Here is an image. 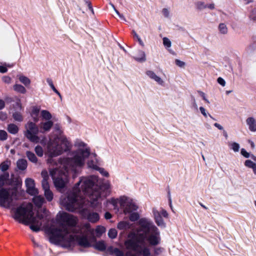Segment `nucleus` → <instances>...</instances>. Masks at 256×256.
I'll return each mask as SVG.
<instances>
[{"label":"nucleus","mask_w":256,"mask_h":256,"mask_svg":"<svg viewBox=\"0 0 256 256\" xmlns=\"http://www.w3.org/2000/svg\"><path fill=\"white\" fill-rule=\"evenodd\" d=\"M9 175L7 173H4V175L0 176V186L4 185L6 180L8 178Z\"/></svg>","instance_id":"72a5a7b5"},{"label":"nucleus","mask_w":256,"mask_h":256,"mask_svg":"<svg viewBox=\"0 0 256 256\" xmlns=\"http://www.w3.org/2000/svg\"><path fill=\"white\" fill-rule=\"evenodd\" d=\"M230 148L234 152H238L240 151V145L236 142H232L229 144Z\"/></svg>","instance_id":"a878e982"},{"label":"nucleus","mask_w":256,"mask_h":256,"mask_svg":"<svg viewBox=\"0 0 256 256\" xmlns=\"http://www.w3.org/2000/svg\"><path fill=\"white\" fill-rule=\"evenodd\" d=\"M42 186L44 190L50 188L48 180H43L42 181Z\"/></svg>","instance_id":"79ce46f5"},{"label":"nucleus","mask_w":256,"mask_h":256,"mask_svg":"<svg viewBox=\"0 0 256 256\" xmlns=\"http://www.w3.org/2000/svg\"><path fill=\"white\" fill-rule=\"evenodd\" d=\"M134 58L138 62H144L146 61V57L145 52L141 50H137L134 56Z\"/></svg>","instance_id":"2eb2a0df"},{"label":"nucleus","mask_w":256,"mask_h":256,"mask_svg":"<svg viewBox=\"0 0 256 256\" xmlns=\"http://www.w3.org/2000/svg\"><path fill=\"white\" fill-rule=\"evenodd\" d=\"M13 88L16 92L20 94H24L26 92V88L20 84H15L13 86Z\"/></svg>","instance_id":"412c9836"},{"label":"nucleus","mask_w":256,"mask_h":256,"mask_svg":"<svg viewBox=\"0 0 256 256\" xmlns=\"http://www.w3.org/2000/svg\"><path fill=\"white\" fill-rule=\"evenodd\" d=\"M105 232V228L102 226H97L95 230L96 235L97 237H100Z\"/></svg>","instance_id":"b1692460"},{"label":"nucleus","mask_w":256,"mask_h":256,"mask_svg":"<svg viewBox=\"0 0 256 256\" xmlns=\"http://www.w3.org/2000/svg\"><path fill=\"white\" fill-rule=\"evenodd\" d=\"M10 165V160H7L2 162L0 164V170L4 172L6 171L9 168Z\"/></svg>","instance_id":"bb28decb"},{"label":"nucleus","mask_w":256,"mask_h":256,"mask_svg":"<svg viewBox=\"0 0 256 256\" xmlns=\"http://www.w3.org/2000/svg\"><path fill=\"white\" fill-rule=\"evenodd\" d=\"M96 170H98L99 172L103 176L108 178L110 176L108 172L102 168L98 167V169Z\"/></svg>","instance_id":"473e14b6"},{"label":"nucleus","mask_w":256,"mask_h":256,"mask_svg":"<svg viewBox=\"0 0 256 256\" xmlns=\"http://www.w3.org/2000/svg\"><path fill=\"white\" fill-rule=\"evenodd\" d=\"M34 204L38 207H40L44 202V198L41 196L34 195L32 198Z\"/></svg>","instance_id":"f3484780"},{"label":"nucleus","mask_w":256,"mask_h":256,"mask_svg":"<svg viewBox=\"0 0 256 256\" xmlns=\"http://www.w3.org/2000/svg\"><path fill=\"white\" fill-rule=\"evenodd\" d=\"M12 117L16 121L21 122L23 120V116L20 112H14L12 114Z\"/></svg>","instance_id":"cd10ccee"},{"label":"nucleus","mask_w":256,"mask_h":256,"mask_svg":"<svg viewBox=\"0 0 256 256\" xmlns=\"http://www.w3.org/2000/svg\"><path fill=\"white\" fill-rule=\"evenodd\" d=\"M152 212L155 222L158 226L161 227H164L165 224L162 218V216L164 218L168 217V214L166 211L162 208L158 210L156 208H154Z\"/></svg>","instance_id":"9b49d317"},{"label":"nucleus","mask_w":256,"mask_h":256,"mask_svg":"<svg viewBox=\"0 0 256 256\" xmlns=\"http://www.w3.org/2000/svg\"><path fill=\"white\" fill-rule=\"evenodd\" d=\"M146 75L150 80L156 82L159 86H165L164 80L158 76L154 71L148 70L146 72Z\"/></svg>","instance_id":"f8f14e48"},{"label":"nucleus","mask_w":256,"mask_h":256,"mask_svg":"<svg viewBox=\"0 0 256 256\" xmlns=\"http://www.w3.org/2000/svg\"><path fill=\"white\" fill-rule=\"evenodd\" d=\"M7 68L4 66H0V72L1 73H4L7 72Z\"/></svg>","instance_id":"3c124183"},{"label":"nucleus","mask_w":256,"mask_h":256,"mask_svg":"<svg viewBox=\"0 0 256 256\" xmlns=\"http://www.w3.org/2000/svg\"><path fill=\"white\" fill-rule=\"evenodd\" d=\"M117 228L120 230H126L131 228V224L126 221H121L118 224Z\"/></svg>","instance_id":"a211bd4d"},{"label":"nucleus","mask_w":256,"mask_h":256,"mask_svg":"<svg viewBox=\"0 0 256 256\" xmlns=\"http://www.w3.org/2000/svg\"><path fill=\"white\" fill-rule=\"evenodd\" d=\"M111 188L112 185L110 181L106 180L101 184L98 176L92 175L81 177L72 190L86 196L89 198L90 206L96 208L101 204L102 192L110 194Z\"/></svg>","instance_id":"7ed1b4c3"},{"label":"nucleus","mask_w":256,"mask_h":256,"mask_svg":"<svg viewBox=\"0 0 256 256\" xmlns=\"http://www.w3.org/2000/svg\"><path fill=\"white\" fill-rule=\"evenodd\" d=\"M87 3H88V8H89L90 9V10L92 12H94L93 9H92V6H91V5H90V4L89 2H88Z\"/></svg>","instance_id":"680f3d73"},{"label":"nucleus","mask_w":256,"mask_h":256,"mask_svg":"<svg viewBox=\"0 0 256 256\" xmlns=\"http://www.w3.org/2000/svg\"><path fill=\"white\" fill-rule=\"evenodd\" d=\"M230 92H227L226 93L227 94H229Z\"/></svg>","instance_id":"338daca9"},{"label":"nucleus","mask_w":256,"mask_h":256,"mask_svg":"<svg viewBox=\"0 0 256 256\" xmlns=\"http://www.w3.org/2000/svg\"><path fill=\"white\" fill-rule=\"evenodd\" d=\"M246 4L252 2L254 0H243Z\"/></svg>","instance_id":"e2e57ef3"},{"label":"nucleus","mask_w":256,"mask_h":256,"mask_svg":"<svg viewBox=\"0 0 256 256\" xmlns=\"http://www.w3.org/2000/svg\"><path fill=\"white\" fill-rule=\"evenodd\" d=\"M252 16L253 18H256V9L252 10Z\"/></svg>","instance_id":"052dcab7"},{"label":"nucleus","mask_w":256,"mask_h":256,"mask_svg":"<svg viewBox=\"0 0 256 256\" xmlns=\"http://www.w3.org/2000/svg\"><path fill=\"white\" fill-rule=\"evenodd\" d=\"M162 14H163L165 16H168V14H169V12H168V10L166 9V8H164L162 10Z\"/></svg>","instance_id":"5fc2aeb1"},{"label":"nucleus","mask_w":256,"mask_h":256,"mask_svg":"<svg viewBox=\"0 0 256 256\" xmlns=\"http://www.w3.org/2000/svg\"><path fill=\"white\" fill-rule=\"evenodd\" d=\"M44 194L48 201L50 202L52 200L53 198V194L50 188L44 190Z\"/></svg>","instance_id":"c756f323"},{"label":"nucleus","mask_w":256,"mask_h":256,"mask_svg":"<svg viewBox=\"0 0 256 256\" xmlns=\"http://www.w3.org/2000/svg\"><path fill=\"white\" fill-rule=\"evenodd\" d=\"M26 156L28 160L32 162L36 163L37 162V158L34 154L30 152H26Z\"/></svg>","instance_id":"7c9ffc66"},{"label":"nucleus","mask_w":256,"mask_h":256,"mask_svg":"<svg viewBox=\"0 0 256 256\" xmlns=\"http://www.w3.org/2000/svg\"><path fill=\"white\" fill-rule=\"evenodd\" d=\"M42 176L43 178V180H48V174L46 170H44L42 172Z\"/></svg>","instance_id":"a18cd8bd"},{"label":"nucleus","mask_w":256,"mask_h":256,"mask_svg":"<svg viewBox=\"0 0 256 256\" xmlns=\"http://www.w3.org/2000/svg\"><path fill=\"white\" fill-rule=\"evenodd\" d=\"M110 251L116 256H124V253L118 248H114Z\"/></svg>","instance_id":"4c0bfd02"},{"label":"nucleus","mask_w":256,"mask_h":256,"mask_svg":"<svg viewBox=\"0 0 256 256\" xmlns=\"http://www.w3.org/2000/svg\"><path fill=\"white\" fill-rule=\"evenodd\" d=\"M54 128L60 132L59 136L50 138L47 144L46 154L50 158L48 159V162H52V158L62 154L64 152L70 150L71 144L66 136L62 134L61 126L56 124Z\"/></svg>","instance_id":"39448f33"},{"label":"nucleus","mask_w":256,"mask_h":256,"mask_svg":"<svg viewBox=\"0 0 256 256\" xmlns=\"http://www.w3.org/2000/svg\"><path fill=\"white\" fill-rule=\"evenodd\" d=\"M14 192L10 188H0V206L4 208H10L14 204Z\"/></svg>","instance_id":"6e6552de"},{"label":"nucleus","mask_w":256,"mask_h":256,"mask_svg":"<svg viewBox=\"0 0 256 256\" xmlns=\"http://www.w3.org/2000/svg\"><path fill=\"white\" fill-rule=\"evenodd\" d=\"M2 80L3 82L6 84H10L12 81V79L10 76H4L2 78Z\"/></svg>","instance_id":"37998d69"},{"label":"nucleus","mask_w":256,"mask_h":256,"mask_svg":"<svg viewBox=\"0 0 256 256\" xmlns=\"http://www.w3.org/2000/svg\"><path fill=\"white\" fill-rule=\"evenodd\" d=\"M17 166L20 170H24L26 168L27 162L25 160H19L17 162Z\"/></svg>","instance_id":"5701e85b"},{"label":"nucleus","mask_w":256,"mask_h":256,"mask_svg":"<svg viewBox=\"0 0 256 256\" xmlns=\"http://www.w3.org/2000/svg\"><path fill=\"white\" fill-rule=\"evenodd\" d=\"M200 110L201 113L202 114V115L204 117L206 118L208 116L207 112H206V109L200 106Z\"/></svg>","instance_id":"49530a36"},{"label":"nucleus","mask_w":256,"mask_h":256,"mask_svg":"<svg viewBox=\"0 0 256 256\" xmlns=\"http://www.w3.org/2000/svg\"><path fill=\"white\" fill-rule=\"evenodd\" d=\"M110 5L112 6V8H113L114 10L115 11L116 13L117 14V15L119 16V18H121L122 20H124V21H126V20L125 18L124 17V16L122 15V14H121L118 12V10L116 8L115 6H114V5L113 4H110Z\"/></svg>","instance_id":"58836bf2"},{"label":"nucleus","mask_w":256,"mask_h":256,"mask_svg":"<svg viewBox=\"0 0 256 256\" xmlns=\"http://www.w3.org/2000/svg\"><path fill=\"white\" fill-rule=\"evenodd\" d=\"M118 234L117 230L115 228H111L108 232V236L110 238H114Z\"/></svg>","instance_id":"2f4dec72"},{"label":"nucleus","mask_w":256,"mask_h":256,"mask_svg":"<svg viewBox=\"0 0 256 256\" xmlns=\"http://www.w3.org/2000/svg\"><path fill=\"white\" fill-rule=\"evenodd\" d=\"M139 218V216L138 213L134 212L132 213L130 216V220L132 222H134L138 220Z\"/></svg>","instance_id":"a19ab883"},{"label":"nucleus","mask_w":256,"mask_h":256,"mask_svg":"<svg viewBox=\"0 0 256 256\" xmlns=\"http://www.w3.org/2000/svg\"><path fill=\"white\" fill-rule=\"evenodd\" d=\"M168 198L169 205H170V207L171 208H172V198H171V196H170L169 192L168 194Z\"/></svg>","instance_id":"13d9d810"},{"label":"nucleus","mask_w":256,"mask_h":256,"mask_svg":"<svg viewBox=\"0 0 256 256\" xmlns=\"http://www.w3.org/2000/svg\"><path fill=\"white\" fill-rule=\"evenodd\" d=\"M42 110L40 106H33L32 107L30 115L34 122L38 121V114Z\"/></svg>","instance_id":"dca6fc26"},{"label":"nucleus","mask_w":256,"mask_h":256,"mask_svg":"<svg viewBox=\"0 0 256 256\" xmlns=\"http://www.w3.org/2000/svg\"><path fill=\"white\" fill-rule=\"evenodd\" d=\"M132 33H133L134 38L136 39V40L138 41L139 44L142 46H144V44L143 42V41L142 40V38H140V36L134 31H133Z\"/></svg>","instance_id":"e433bc0d"},{"label":"nucleus","mask_w":256,"mask_h":256,"mask_svg":"<svg viewBox=\"0 0 256 256\" xmlns=\"http://www.w3.org/2000/svg\"><path fill=\"white\" fill-rule=\"evenodd\" d=\"M16 106L18 110H22V104L20 102H16Z\"/></svg>","instance_id":"4d7b16f0"},{"label":"nucleus","mask_w":256,"mask_h":256,"mask_svg":"<svg viewBox=\"0 0 256 256\" xmlns=\"http://www.w3.org/2000/svg\"><path fill=\"white\" fill-rule=\"evenodd\" d=\"M218 30L222 34H225L228 32V27L226 24L220 23L218 26Z\"/></svg>","instance_id":"c85d7f7f"},{"label":"nucleus","mask_w":256,"mask_h":256,"mask_svg":"<svg viewBox=\"0 0 256 256\" xmlns=\"http://www.w3.org/2000/svg\"><path fill=\"white\" fill-rule=\"evenodd\" d=\"M4 102L2 100H0V110L4 107Z\"/></svg>","instance_id":"bf43d9fd"},{"label":"nucleus","mask_w":256,"mask_h":256,"mask_svg":"<svg viewBox=\"0 0 256 256\" xmlns=\"http://www.w3.org/2000/svg\"><path fill=\"white\" fill-rule=\"evenodd\" d=\"M200 96H201V97L202 98V99L205 101L207 103L209 104L210 103V102L208 101V100L206 98V94L204 92H200Z\"/></svg>","instance_id":"09e8293b"},{"label":"nucleus","mask_w":256,"mask_h":256,"mask_svg":"<svg viewBox=\"0 0 256 256\" xmlns=\"http://www.w3.org/2000/svg\"><path fill=\"white\" fill-rule=\"evenodd\" d=\"M40 116L42 120L38 124L40 132L44 133L49 132L54 126V122L52 120V114L48 110H42L40 112Z\"/></svg>","instance_id":"0eeeda50"},{"label":"nucleus","mask_w":256,"mask_h":256,"mask_svg":"<svg viewBox=\"0 0 256 256\" xmlns=\"http://www.w3.org/2000/svg\"><path fill=\"white\" fill-rule=\"evenodd\" d=\"M186 62L180 60H177V66L180 68H184L186 66Z\"/></svg>","instance_id":"c03bdc74"},{"label":"nucleus","mask_w":256,"mask_h":256,"mask_svg":"<svg viewBox=\"0 0 256 256\" xmlns=\"http://www.w3.org/2000/svg\"><path fill=\"white\" fill-rule=\"evenodd\" d=\"M196 8L200 10L204 9L206 8V5L202 2H198L196 3Z\"/></svg>","instance_id":"f704fd0d"},{"label":"nucleus","mask_w":256,"mask_h":256,"mask_svg":"<svg viewBox=\"0 0 256 256\" xmlns=\"http://www.w3.org/2000/svg\"><path fill=\"white\" fill-rule=\"evenodd\" d=\"M241 154L246 158L251 157L253 161L250 160H246L244 162V165L246 167L251 168L254 174L256 175V156L253 154H250L244 148L241 149Z\"/></svg>","instance_id":"9d476101"},{"label":"nucleus","mask_w":256,"mask_h":256,"mask_svg":"<svg viewBox=\"0 0 256 256\" xmlns=\"http://www.w3.org/2000/svg\"><path fill=\"white\" fill-rule=\"evenodd\" d=\"M250 144V146L252 148H254V144L253 142L252 141H250L249 142Z\"/></svg>","instance_id":"0e129e2a"},{"label":"nucleus","mask_w":256,"mask_h":256,"mask_svg":"<svg viewBox=\"0 0 256 256\" xmlns=\"http://www.w3.org/2000/svg\"><path fill=\"white\" fill-rule=\"evenodd\" d=\"M18 78L20 82L26 86H28L30 85L31 81L28 78L23 75H20L18 76Z\"/></svg>","instance_id":"aec40b11"},{"label":"nucleus","mask_w":256,"mask_h":256,"mask_svg":"<svg viewBox=\"0 0 256 256\" xmlns=\"http://www.w3.org/2000/svg\"><path fill=\"white\" fill-rule=\"evenodd\" d=\"M246 124L250 132H256V118L249 116L246 120Z\"/></svg>","instance_id":"4468645a"},{"label":"nucleus","mask_w":256,"mask_h":256,"mask_svg":"<svg viewBox=\"0 0 256 256\" xmlns=\"http://www.w3.org/2000/svg\"><path fill=\"white\" fill-rule=\"evenodd\" d=\"M7 138V133L6 131L0 130V140H6Z\"/></svg>","instance_id":"ea45409f"},{"label":"nucleus","mask_w":256,"mask_h":256,"mask_svg":"<svg viewBox=\"0 0 256 256\" xmlns=\"http://www.w3.org/2000/svg\"><path fill=\"white\" fill-rule=\"evenodd\" d=\"M82 194L71 190L66 197H62L60 200V204L67 210L73 212L78 210V212L84 217L86 218L92 222H96L100 219L99 214L96 212H90L86 214L85 210L88 204H90L89 198L86 200L83 198Z\"/></svg>","instance_id":"20e7f679"},{"label":"nucleus","mask_w":256,"mask_h":256,"mask_svg":"<svg viewBox=\"0 0 256 256\" xmlns=\"http://www.w3.org/2000/svg\"><path fill=\"white\" fill-rule=\"evenodd\" d=\"M25 126L26 128L25 136L33 142H38L40 140V138L38 136L40 132L38 126H36V124L32 122H28Z\"/></svg>","instance_id":"1a4fd4ad"},{"label":"nucleus","mask_w":256,"mask_h":256,"mask_svg":"<svg viewBox=\"0 0 256 256\" xmlns=\"http://www.w3.org/2000/svg\"><path fill=\"white\" fill-rule=\"evenodd\" d=\"M159 252H161L160 249L156 250V254H158Z\"/></svg>","instance_id":"69168bd1"},{"label":"nucleus","mask_w":256,"mask_h":256,"mask_svg":"<svg viewBox=\"0 0 256 256\" xmlns=\"http://www.w3.org/2000/svg\"><path fill=\"white\" fill-rule=\"evenodd\" d=\"M214 126L220 130H222L224 129L223 126L218 123H214Z\"/></svg>","instance_id":"864d4df0"},{"label":"nucleus","mask_w":256,"mask_h":256,"mask_svg":"<svg viewBox=\"0 0 256 256\" xmlns=\"http://www.w3.org/2000/svg\"><path fill=\"white\" fill-rule=\"evenodd\" d=\"M11 210L14 218L24 224H30L32 231H40L42 228L47 229L51 234L50 238L63 247L68 248L77 242L82 246H93L100 251L106 248L104 241L96 242L94 237L88 238V234L93 232L89 224H84L78 232L74 231L72 227L76 224L78 219L66 212H60L57 214L56 227L52 226L48 228L45 222L49 220V212L45 208L38 211L36 216L33 206L30 202H23L16 208H12Z\"/></svg>","instance_id":"f257e3e1"},{"label":"nucleus","mask_w":256,"mask_h":256,"mask_svg":"<svg viewBox=\"0 0 256 256\" xmlns=\"http://www.w3.org/2000/svg\"><path fill=\"white\" fill-rule=\"evenodd\" d=\"M163 40V44L165 48L170 53L174 54V52L172 51L171 48L172 42L171 41L167 38L164 37L162 39Z\"/></svg>","instance_id":"6ab92c4d"},{"label":"nucleus","mask_w":256,"mask_h":256,"mask_svg":"<svg viewBox=\"0 0 256 256\" xmlns=\"http://www.w3.org/2000/svg\"><path fill=\"white\" fill-rule=\"evenodd\" d=\"M112 217V214L109 212H106L104 214V218L106 220L110 219Z\"/></svg>","instance_id":"603ef678"},{"label":"nucleus","mask_w":256,"mask_h":256,"mask_svg":"<svg viewBox=\"0 0 256 256\" xmlns=\"http://www.w3.org/2000/svg\"><path fill=\"white\" fill-rule=\"evenodd\" d=\"M35 152L38 156L41 157L43 156V149L40 146H38L35 148Z\"/></svg>","instance_id":"c9c22d12"},{"label":"nucleus","mask_w":256,"mask_h":256,"mask_svg":"<svg viewBox=\"0 0 256 256\" xmlns=\"http://www.w3.org/2000/svg\"><path fill=\"white\" fill-rule=\"evenodd\" d=\"M7 118V116L6 113L0 112V120H5Z\"/></svg>","instance_id":"8fccbe9b"},{"label":"nucleus","mask_w":256,"mask_h":256,"mask_svg":"<svg viewBox=\"0 0 256 256\" xmlns=\"http://www.w3.org/2000/svg\"><path fill=\"white\" fill-rule=\"evenodd\" d=\"M74 150L68 154V157L60 160L59 168L50 169V174L57 189L64 188L68 182V174L71 171L76 174L78 169L82 168L86 160L88 168L96 170L100 166V160L96 154L90 155V150L86 144L80 140H76L74 144Z\"/></svg>","instance_id":"f03ea898"},{"label":"nucleus","mask_w":256,"mask_h":256,"mask_svg":"<svg viewBox=\"0 0 256 256\" xmlns=\"http://www.w3.org/2000/svg\"><path fill=\"white\" fill-rule=\"evenodd\" d=\"M25 184L26 187V192L32 196L38 194V190L36 188L34 180L31 178H27L25 180Z\"/></svg>","instance_id":"ddd939ff"},{"label":"nucleus","mask_w":256,"mask_h":256,"mask_svg":"<svg viewBox=\"0 0 256 256\" xmlns=\"http://www.w3.org/2000/svg\"><path fill=\"white\" fill-rule=\"evenodd\" d=\"M218 82L219 84H220L221 86H223L226 85L225 80L222 78H218Z\"/></svg>","instance_id":"de8ad7c7"},{"label":"nucleus","mask_w":256,"mask_h":256,"mask_svg":"<svg viewBox=\"0 0 256 256\" xmlns=\"http://www.w3.org/2000/svg\"><path fill=\"white\" fill-rule=\"evenodd\" d=\"M104 204L107 208L112 205L116 212H118L120 209L125 214L132 213L138 208L135 201L126 196H122L118 198H110L106 200Z\"/></svg>","instance_id":"423d86ee"},{"label":"nucleus","mask_w":256,"mask_h":256,"mask_svg":"<svg viewBox=\"0 0 256 256\" xmlns=\"http://www.w3.org/2000/svg\"><path fill=\"white\" fill-rule=\"evenodd\" d=\"M206 5V8H208L210 10H213L214 8V4H210Z\"/></svg>","instance_id":"6e6d98bb"},{"label":"nucleus","mask_w":256,"mask_h":256,"mask_svg":"<svg viewBox=\"0 0 256 256\" xmlns=\"http://www.w3.org/2000/svg\"><path fill=\"white\" fill-rule=\"evenodd\" d=\"M46 82L50 86L51 88L53 90V91L58 96L60 97V99H62V95L59 92L53 84V82H52V80L48 78L46 79Z\"/></svg>","instance_id":"4be33fe9"},{"label":"nucleus","mask_w":256,"mask_h":256,"mask_svg":"<svg viewBox=\"0 0 256 256\" xmlns=\"http://www.w3.org/2000/svg\"><path fill=\"white\" fill-rule=\"evenodd\" d=\"M8 130L12 134H16L18 132V128L14 124H10L8 126Z\"/></svg>","instance_id":"393cba45"}]
</instances>
